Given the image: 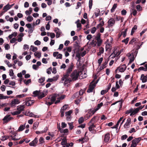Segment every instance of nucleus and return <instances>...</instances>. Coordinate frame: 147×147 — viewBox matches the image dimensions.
Segmentation results:
<instances>
[{
  "label": "nucleus",
  "mask_w": 147,
  "mask_h": 147,
  "mask_svg": "<svg viewBox=\"0 0 147 147\" xmlns=\"http://www.w3.org/2000/svg\"><path fill=\"white\" fill-rule=\"evenodd\" d=\"M74 65L73 63L70 64V65L67 70L65 74L61 78L60 83H63L65 86H68L69 83L71 81L70 78H68L70 74L73 69Z\"/></svg>",
  "instance_id": "nucleus-1"
},
{
  "label": "nucleus",
  "mask_w": 147,
  "mask_h": 147,
  "mask_svg": "<svg viewBox=\"0 0 147 147\" xmlns=\"http://www.w3.org/2000/svg\"><path fill=\"white\" fill-rule=\"evenodd\" d=\"M25 125H21L19 127L18 131H23L25 128Z\"/></svg>",
  "instance_id": "nucleus-22"
},
{
  "label": "nucleus",
  "mask_w": 147,
  "mask_h": 147,
  "mask_svg": "<svg viewBox=\"0 0 147 147\" xmlns=\"http://www.w3.org/2000/svg\"><path fill=\"white\" fill-rule=\"evenodd\" d=\"M130 124L126 123L124 124V128L126 129L128 128L129 127Z\"/></svg>",
  "instance_id": "nucleus-64"
},
{
  "label": "nucleus",
  "mask_w": 147,
  "mask_h": 147,
  "mask_svg": "<svg viewBox=\"0 0 147 147\" xmlns=\"http://www.w3.org/2000/svg\"><path fill=\"white\" fill-rule=\"evenodd\" d=\"M98 80H97L95 83H92L94 82L93 81L91 82L90 85V86L88 89L87 90V92L88 93H90L92 92L93 89L96 86V84L98 82Z\"/></svg>",
  "instance_id": "nucleus-3"
},
{
  "label": "nucleus",
  "mask_w": 147,
  "mask_h": 147,
  "mask_svg": "<svg viewBox=\"0 0 147 147\" xmlns=\"http://www.w3.org/2000/svg\"><path fill=\"white\" fill-rule=\"evenodd\" d=\"M34 27H32V28L29 29L28 31V33L29 34L32 33L33 31L34 30Z\"/></svg>",
  "instance_id": "nucleus-54"
},
{
  "label": "nucleus",
  "mask_w": 147,
  "mask_h": 147,
  "mask_svg": "<svg viewBox=\"0 0 147 147\" xmlns=\"http://www.w3.org/2000/svg\"><path fill=\"white\" fill-rule=\"evenodd\" d=\"M54 31L56 33V37L57 38H59L61 33V30L58 28H57L55 29Z\"/></svg>",
  "instance_id": "nucleus-12"
},
{
  "label": "nucleus",
  "mask_w": 147,
  "mask_h": 147,
  "mask_svg": "<svg viewBox=\"0 0 147 147\" xmlns=\"http://www.w3.org/2000/svg\"><path fill=\"white\" fill-rule=\"evenodd\" d=\"M127 29L125 30V31L121 32V34L123 35V37H125L126 35Z\"/></svg>",
  "instance_id": "nucleus-50"
},
{
  "label": "nucleus",
  "mask_w": 147,
  "mask_h": 147,
  "mask_svg": "<svg viewBox=\"0 0 147 147\" xmlns=\"http://www.w3.org/2000/svg\"><path fill=\"white\" fill-rule=\"evenodd\" d=\"M80 72L77 70H75L71 74L70 76L71 77L72 81H75L78 79L79 76Z\"/></svg>",
  "instance_id": "nucleus-2"
},
{
  "label": "nucleus",
  "mask_w": 147,
  "mask_h": 147,
  "mask_svg": "<svg viewBox=\"0 0 147 147\" xmlns=\"http://www.w3.org/2000/svg\"><path fill=\"white\" fill-rule=\"evenodd\" d=\"M25 107L24 105H19L17 107V109L20 114L22 111H24Z\"/></svg>",
  "instance_id": "nucleus-11"
},
{
  "label": "nucleus",
  "mask_w": 147,
  "mask_h": 147,
  "mask_svg": "<svg viewBox=\"0 0 147 147\" xmlns=\"http://www.w3.org/2000/svg\"><path fill=\"white\" fill-rule=\"evenodd\" d=\"M132 9V11H131V14H133V16H135L136 15V14L137 13V11L135 9Z\"/></svg>",
  "instance_id": "nucleus-33"
},
{
  "label": "nucleus",
  "mask_w": 147,
  "mask_h": 147,
  "mask_svg": "<svg viewBox=\"0 0 147 147\" xmlns=\"http://www.w3.org/2000/svg\"><path fill=\"white\" fill-rule=\"evenodd\" d=\"M84 121V118L83 117H81L78 119L79 123V124H81Z\"/></svg>",
  "instance_id": "nucleus-40"
},
{
  "label": "nucleus",
  "mask_w": 147,
  "mask_h": 147,
  "mask_svg": "<svg viewBox=\"0 0 147 147\" xmlns=\"http://www.w3.org/2000/svg\"><path fill=\"white\" fill-rule=\"evenodd\" d=\"M76 57L78 58V61H80L81 59V54L80 53H79V52H76Z\"/></svg>",
  "instance_id": "nucleus-24"
},
{
  "label": "nucleus",
  "mask_w": 147,
  "mask_h": 147,
  "mask_svg": "<svg viewBox=\"0 0 147 147\" xmlns=\"http://www.w3.org/2000/svg\"><path fill=\"white\" fill-rule=\"evenodd\" d=\"M96 31V28L95 27H93L91 29V33L94 34Z\"/></svg>",
  "instance_id": "nucleus-58"
},
{
  "label": "nucleus",
  "mask_w": 147,
  "mask_h": 147,
  "mask_svg": "<svg viewBox=\"0 0 147 147\" xmlns=\"http://www.w3.org/2000/svg\"><path fill=\"white\" fill-rule=\"evenodd\" d=\"M137 39L136 38H134L132 39L129 42V44H133V43L134 42L135 43L136 42V40Z\"/></svg>",
  "instance_id": "nucleus-53"
},
{
  "label": "nucleus",
  "mask_w": 147,
  "mask_h": 147,
  "mask_svg": "<svg viewBox=\"0 0 147 147\" xmlns=\"http://www.w3.org/2000/svg\"><path fill=\"white\" fill-rule=\"evenodd\" d=\"M16 40V38H13L10 40V42L11 43H13L15 42Z\"/></svg>",
  "instance_id": "nucleus-63"
},
{
  "label": "nucleus",
  "mask_w": 147,
  "mask_h": 147,
  "mask_svg": "<svg viewBox=\"0 0 147 147\" xmlns=\"http://www.w3.org/2000/svg\"><path fill=\"white\" fill-rule=\"evenodd\" d=\"M89 125L88 128L89 130L90 131L92 132L93 130L96 128V126L94 125V124L90 123H89Z\"/></svg>",
  "instance_id": "nucleus-13"
},
{
  "label": "nucleus",
  "mask_w": 147,
  "mask_h": 147,
  "mask_svg": "<svg viewBox=\"0 0 147 147\" xmlns=\"http://www.w3.org/2000/svg\"><path fill=\"white\" fill-rule=\"evenodd\" d=\"M34 55L35 56L37 57L38 58H40L41 56V53L40 52L37 51L34 53Z\"/></svg>",
  "instance_id": "nucleus-27"
},
{
  "label": "nucleus",
  "mask_w": 147,
  "mask_h": 147,
  "mask_svg": "<svg viewBox=\"0 0 147 147\" xmlns=\"http://www.w3.org/2000/svg\"><path fill=\"white\" fill-rule=\"evenodd\" d=\"M110 138V134L109 133H107L105 135L104 141L105 142H108Z\"/></svg>",
  "instance_id": "nucleus-16"
},
{
  "label": "nucleus",
  "mask_w": 147,
  "mask_h": 147,
  "mask_svg": "<svg viewBox=\"0 0 147 147\" xmlns=\"http://www.w3.org/2000/svg\"><path fill=\"white\" fill-rule=\"evenodd\" d=\"M136 8L138 11H140L142 10V7L140 5H137L136 6Z\"/></svg>",
  "instance_id": "nucleus-46"
},
{
  "label": "nucleus",
  "mask_w": 147,
  "mask_h": 147,
  "mask_svg": "<svg viewBox=\"0 0 147 147\" xmlns=\"http://www.w3.org/2000/svg\"><path fill=\"white\" fill-rule=\"evenodd\" d=\"M39 82L40 83H42L45 80V77H41L40 78L39 80Z\"/></svg>",
  "instance_id": "nucleus-55"
},
{
  "label": "nucleus",
  "mask_w": 147,
  "mask_h": 147,
  "mask_svg": "<svg viewBox=\"0 0 147 147\" xmlns=\"http://www.w3.org/2000/svg\"><path fill=\"white\" fill-rule=\"evenodd\" d=\"M87 74L86 73H84V74L83 73H82L79 76V78L80 79H82L86 78L87 77Z\"/></svg>",
  "instance_id": "nucleus-21"
},
{
  "label": "nucleus",
  "mask_w": 147,
  "mask_h": 147,
  "mask_svg": "<svg viewBox=\"0 0 147 147\" xmlns=\"http://www.w3.org/2000/svg\"><path fill=\"white\" fill-rule=\"evenodd\" d=\"M117 7V4L116 3H114L112 7V8L111 10V13L115 11V9Z\"/></svg>",
  "instance_id": "nucleus-25"
},
{
  "label": "nucleus",
  "mask_w": 147,
  "mask_h": 147,
  "mask_svg": "<svg viewBox=\"0 0 147 147\" xmlns=\"http://www.w3.org/2000/svg\"><path fill=\"white\" fill-rule=\"evenodd\" d=\"M129 38H126L124 39L122 41V42H123L125 43V44L126 45L127 44L129 40Z\"/></svg>",
  "instance_id": "nucleus-39"
},
{
  "label": "nucleus",
  "mask_w": 147,
  "mask_h": 147,
  "mask_svg": "<svg viewBox=\"0 0 147 147\" xmlns=\"http://www.w3.org/2000/svg\"><path fill=\"white\" fill-rule=\"evenodd\" d=\"M34 44L36 45H39L40 44L41 42L40 41L37 40L34 42Z\"/></svg>",
  "instance_id": "nucleus-60"
},
{
  "label": "nucleus",
  "mask_w": 147,
  "mask_h": 147,
  "mask_svg": "<svg viewBox=\"0 0 147 147\" xmlns=\"http://www.w3.org/2000/svg\"><path fill=\"white\" fill-rule=\"evenodd\" d=\"M27 20L29 22H32L33 20V18L32 16L29 15L27 17Z\"/></svg>",
  "instance_id": "nucleus-34"
},
{
  "label": "nucleus",
  "mask_w": 147,
  "mask_h": 147,
  "mask_svg": "<svg viewBox=\"0 0 147 147\" xmlns=\"http://www.w3.org/2000/svg\"><path fill=\"white\" fill-rule=\"evenodd\" d=\"M12 118L9 115H7L5 116L3 119V123H7L10 121Z\"/></svg>",
  "instance_id": "nucleus-7"
},
{
  "label": "nucleus",
  "mask_w": 147,
  "mask_h": 147,
  "mask_svg": "<svg viewBox=\"0 0 147 147\" xmlns=\"http://www.w3.org/2000/svg\"><path fill=\"white\" fill-rule=\"evenodd\" d=\"M112 53L116 57L118 56L120 54V53L117 50H114Z\"/></svg>",
  "instance_id": "nucleus-30"
},
{
  "label": "nucleus",
  "mask_w": 147,
  "mask_h": 147,
  "mask_svg": "<svg viewBox=\"0 0 147 147\" xmlns=\"http://www.w3.org/2000/svg\"><path fill=\"white\" fill-rule=\"evenodd\" d=\"M96 117L94 116L92 119H91L89 123H93L94 124L96 121Z\"/></svg>",
  "instance_id": "nucleus-32"
},
{
  "label": "nucleus",
  "mask_w": 147,
  "mask_h": 147,
  "mask_svg": "<svg viewBox=\"0 0 147 147\" xmlns=\"http://www.w3.org/2000/svg\"><path fill=\"white\" fill-rule=\"evenodd\" d=\"M143 83H145L147 81V76H144L143 74H142L140 78Z\"/></svg>",
  "instance_id": "nucleus-15"
},
{
  "label": "nucleus",
  "mask_w": 147,
  "mask_h": 147,
  "mask_svg": "<svg viewBox=\"0 0 147 147\" xmlns=\"http://www.w3.org/2000/svg\"><path fill=\"white\" fill-rule=\"evenodd\" d=\"M141 140V138H136L132 140L131 147H135Z\"/></svg>",
  "instance_id": "nucleus-4"
},
{
  "label": "nucleus",
  "mask_w": 147,
  "mask_h": 147,
  "mask_svg": "<svg viewBox=\"0 0 147 147\" xmlns=\"http://www.w3.org/2000/svg\"><path fill=\"white\" fill-rule=\"evenodd\" d=\"M39 91L36 90L34 91L33 92V94L34 95V96H38L39 95Z\"/></svg>",
  "instance_id": "nucleus-36"
},
{
  "label": "nucleus",
  "mask_w": 147,
  "mask_h": 147,
  "mask_svg": "<svg viewBox=\"0 0 147 147\" xmlns=\"http://www.w3.org/2000/svg\"><path fill=\"white\" fill-rule=\"evenodd\" d=\"M39 141L40 144H41L44 143V138L42 137H40L39 140Z\"/></svg>",
  "instance_id": "nucleus-47"
},
{
  "label": "nucleus",
  "mask_w": 147,
  "mask_h": 147,
  "mask_svg": "<svg viewBox=\"0 0 147 147\" xmlns=\"http://www.w3.org/2000/svg\"><path fill=\"white\" fill-rule=\"evenodd\" d=\"M38 124L39 123L38 122L34 123L33 125V128L34 129H36L38 126Z\"/></svg>",
  "instance_id": "nucleus-35"
},
{
  "label": "nucleus",
  "mask_w": 147,
  "mask_h": 147,
  "mask_svg": "<svg viewBox=\"0 0 147 147\" xmlns=\"http://www.w3.org/2000/svg\"><path fill=\"white\" fill-rule=\"evenodd\" d=\"M9 96H4L3 94H0V99H6L8 98Z\"/></svg>",
  "instance_id": "nucleus-28"
},
{
  "label": "nucleus",
  "mask_w": 147,
  "mask_h": 147,
  "mask_svg": "<svg viewBox=\"0 0 147 147\" xmlns=\"http://www.w3.org/2000/svg\"><path fill=\"white\" fill-rule=\"evenodd\" d=\"M20 102V101L17 99H15L13 100L10 103L11 107H15L17 104H19Z\"/></svg>",
  "instance_id": "nucleus-8"
},
{
  "label": "nucleus",
  "mask_w": 147,
  "mask_h": 147,
  "mask_svg": "<svg viewBox=\"0 0 147 147\" xmlns=\"http://www.w3.org/2000/svg\"><path fill=\"white\" fill-rule=\"evenodd\" d=\"M52 67H50L47 70V72L48 74H50L51 73V72L52 71Z\"/></svg>",
  "instance_id": "nucleus-44"
},
{
  "label": "nucleus",
  "mask_w": 147,
  "mask_h": 147,
  "mask_svg": "<svg viewBox=\"0 0 147 147\" xmlns=\"http://www.w3.org/2000/svg\"><path fill=\"white\" fill-rule=\"evenodd\" d=\"M32 11V8H29V10H26L25 11V13L27 15H30L31 14Z\"/></svg>",
  "instance_id": "nucleus-23"
},
{
  "label": "nucleus",
  "mask_w": 147,
  "mask_h": 147,
  "mask_svg": "<svg viewBox=\"0 0 147 147\" xmlns=\"http://www.w3.org/2000/svg\"><path fill=\"white\" fill-rule=\"evenodd\" d=\"M101 35V34L100 33H98L96 35V36H94V38H95L96 39L100 38Z\"/></svg>",
  "instance_id": "nucleus-49"
},
{
  "label": "nucleus",
  "mask_w": 147,
  "mask_h": 147,
  "mask_svg": "<svg viewBox=\"0 0 147 147\" xmlns=\"http://www.w3.org/2000/svg\"><path fill=\"white\" fill-rule=\"evenodd\" d=\"M92 0H90L89 3V6L90 9H91L92 8Z\"/></svg>",
  "instance_id": "nucleus-48"
},
{
  "label": "nucleus",
  "mask_w": 147,
  "mask_h": 147,
  "mask_svg": "<svg viewBox=\"0 0 147 147\" xmlns=\"http://www.w3.org/2000/svg\"><path fill=\"white\" fill-rule=\"evenodd\" d=\"M34 102V100H29L26 102V105L27 106L31 105Z\"/></svg>",
  "instance_id": "nucleus-18"
},
{
  "label": "nucleus",
  "mask_w": 147,
  "mask_h": 147,
  "mask_svg": "<svg viewBox=\"0 0 147 147\" xmlns=\"http://www.w3.org/2000/svg\"><path fill=\"white\" fill-rule=\"evenodd\" d=\"M16 84V82L14 81H11L9 83V85H12V86H14Z\"/></svg>",
  "instance_id": "nucleus-62"
},
{
  "label": "nucleus",
  "mask_w": 147,
  "mask_h": 147,
  "mask_svg": "<svg viewBox=\"0 0 147 147\" xmlns=\"http://www.w3.org/2000/svg\"><path fill=\"white\" fill-rule=\"evenodd\" d=\"M45 92H46L45 90L42 91L41 90H39L38 98L41 99L45 97L46 95V94H45Z\"/></svg>",
  "instance_id": "nucleus-5"
},
{
  "label": "nucleus",
  "mask_w": 147,
  "mask_h": 147,
  "mask_svg": "<svg viewBox=\"0 0 147 147\" xmlns=\"http://www.w3.org/2000/svg\"><path fill=\"white\" fill-rule=\"evenodd\" d=\"M97 41V45L98 46H100L102 42V41L101 38L96 39Z\"/></svg>",
  "instance_id": "nucleus-26"
},
{
  "label": "nucleus",
  "mask_w": 147,
  "mask_h": 147,
  "mask_svg": "<svg viewBox=\"0 0 147 147\" xmlns=\"http://www.w3.org/2000/svg\"><path fill=\"white\" fill-rule=\"evenodd\" d=\"M81 100V98H80L79 99H78L77 100H76L75 101V104H77V105H78L79 104L80 101Z\"/></svg>",
  "instance_id": "nucleus-59"
},
{
  "label": "nucleus",
  "mask_w": 147,
  "mask_h": 147,
  "mask_svg": "<svg viewBox=\"0 0 147 147\" xmlns=\"http://www.w3.org/2000/svg\"><path fill=\"white\" fill-rule=\"evenodd\" d=\"M38 142L37 139L36 138H35L32 141L29 143V144L31 146H35Z\"/></svg>",
  "instance_id": "nucleus-14"
},
{
  "label": "nucleus",
  "mask_w": 147,
  "mask_h": 147,
  "mask_svg": "<svg viewBox=\"0 0 147 147\" xmlns=\"http://www.w3.org/2000/svg\"><path fill=\"white\" fill-rule=\"evenodd\" d=\"M72 111L71 110H69V111L66 112L65 113L66 116H70V115L72 113Z\"/></svg>",
  "instance_id": "nucleus-37"
},
{
  "label": "nucleus",
  "mask_w": 147,
  "mask_h": 147,
  "mask_svg": "<svg viewBox=\"0 0 147 147\" xmlns=\"http://www.w3.org/2000/svg\"><path fill=\"white\" fill-rule=\"evenodd\" d=\"M108 26L109 27L113 26L115 23V20L113 18L110 19L108 21Z\"/></svg>",
  "instance_id": "nucleus-9"
},
{
  "label": "nucleus",
  "mask_w": 147,
  "mask_h": 147,
  "mask_svg": "<svg viewBox=\"0 0 147 147\" xmlns=\"http://www.w3.org/2000/svg\"><path fill=\"white\" fill-rule=\"evenodd\" d=\"M132 112L134 114V115L137 113L139 111L138 109V108H136L134 110L132 109Z\"/></svg>",
  "instance_id": "nucleus-43"
},
{
  "label": "nucleus",
  "mask_w": 147,
  "mask_h": 147,
  "mask_svg": "<svg viewBox=\"0 0 147 147\" xmlns=\"http://www.w3.org/2000/svg\"><path fill=\"white\" fill-rule=\"evenodd\" d=\"M68 124L69 126V129H72L74 127V126L73 125V122L72 123H69Z\"/></svg>",
  "instance_id": "nucleus-41"
},
{
  "label": "nucleus",
  "mask_w": 147,
  "mask_h": 147,
  "mask_svg": "<svg viewBox=\"0 0 147 147\" xmlns=\"http://www.w3.org/2000/svg\"><path fill=\"white\" fill-rule=\"evenodd\" d=\"M10 9V7L9 6V4H8L4 7L3 9L4 10V12H6Z\"/></svg>",
  "instance_id": "nucleus-20"
},
{
  "label": "nucleus",
  "mask_w": 147,
  "mask_h": 147,
  "mask_svg": "<svg viewBox=\"0 0 147 147\" xmlns=\"http://www.w3.org/2000/svg\"><path fill=\"white\" fill-rule=\"evenodd\" d=\"M127 56L129 57V63H131L134 60V54L132 53L129 54L128 53Z\"/></svg>",
  "instance_id": "nucleus-6"
},
{
  "label": "nucleus",
  "mask_w": 147,
  "mask_h": 147,
  "mask_svg": "<svg viewBox=\"0 0 147 147\" xmlns=\"http://www.w3.org/2000/svg\"><path fill=\"white\" fill-rule=\"evenodd\" d=\"M67 143L66 140L65 139H63L61 142V145L63 146H64Z\"/></svg>",
  "instance_id": "nucleus-52"
},
{
  "label": "nucleus",
  "mask_w": 147,
  "mask_h": 147,
  "mask_svg": "<svg viewBox=\"0 0 147 147\" xmlns=\"http://www.w3.org/2000/svg\"><path fill=\"white\" fill-rule=\"evenodd\" d=\"M67 106L68 105H66L63 106L61 109V111H64L65 110L67 109Z\"/></svg>",
  "instance_id": "nucleus-38"
},
{
  "label": "nucleus",
  "mask_w": 147,
  "mask_h": 147,
  "mask_svg": "<svg viewBox=\"0 0 147 147\" xmlns=\"http://www.w3.org/2000/svg\"><path fill=\"white\" fill-rule=\"evenodd\" d=\"M57 96V94H55L52 96L50 98V100L53 103L55 101L56 97Z\"/></svg>",
  "instance_id": "nucleus-17"
},
{
  "label": "nucleus",
  "mask_w": 147,
  "mask_h": 147,
  "mask_svg": "<svg viewBox=\"0 0 147 147\" xmlns=\"http://www.w3.org/2000/svg\"><path fill=\"white\" fill-rule=\"evenodd\" d=\"M103 105V104L102 102L100 103V104H98L97 108L94 109V113L98 110Z\"/></svg>",
  "instance_id": "nucleus-19"
},
{
  "label": "nucleus",
  "mask_w": 147,
  "mask_h": 147,
  "mask_svg": "<svg viewBox=\"0 0 147 147\" xmlns=\"http://www.w3.org/2000/svg\"><path fill=\"white\" fill-rule=\"evenodd\" d=\"M49 22L46 26V28L47 30H49L50 28Z\"/></svg>",
  "instance_id": "nucleus-57"
},
{
  "label": "nucleus",
  "mask_w": 147,
  "mask_h": 147,
  "mask_svg": "<svg viewBox=\"0 0 147 147\" xmlns=\"http://www.w3.org/2000/svg\"><path fill=\"white\" fill-rule=\"evenodd\" d=\"M108 92V90H102L100 92V94L101 95H103L104 94Z\"/></svg>",
  "instance_id": "nucleus-61"
},
{
  "label": "nucleus",
  "mask_w": 147,
  "mask_h": 147,
  "mask_svg": "<svg viewBox=\"0 0 147 147\" xmlns=\"http://www.w3.org/2000/svg\"><path fill=\"white\" fill-rule=\"evenodd\" d=\"M11 114L13 115H17L20 114V113L18 111H16L14 112H11Z\"/></svg>",
  "instance_id": "nucleus-45"
},
{
  "label": "nucleus",
  "mask_w": 147,
  "mask_h": 147,
  "mask_svg": "<svg viewBox=\"0 0 147 147\" xmlns=\"http://www.w3.org/2000/svg\"><path fill=\"white\" fill-rule=\"evenodd\" d=\"M29 116L30 117H34V118H38L39 117V116L36 115L34 114L32 112H30V113L29 114Z\"/></svg>",
  "instance_id": "nucleus-29"
},
{
  "label": "nucleus",
  "mask_w": 147,
  "mask_h": 147,
  "mask_svg": "<svg viewBox=\"0 0 147 147\" xmlns=\"http://www.w3.org/2000/svg\"><path fill=\"white\" fill-rule=\"evenodd\" d=\"M104 51V49L103 48H101L100 49V52L98 53V55H100L101 54L103 53Z\"/></svg>",
  "instance_id": "nucleus-56"
},
{
  "label": "nucleus",
  "mask_w": 147,
  "mask_h": 147,
  "mask_svg": "<svg viewBox=\"0 0 147 147\" xmlns=\"http://www.w3.org/2000/svg\"><path fill=\"white\" fill-rule=\"evenodd\" d=\"M104 24V22L102 21V22H100V23L98 24L96 26L97 28H99L100 27H101Z\"/></svg>",
  "instance_id": "nucleus-31"
},
{
  "label": "nucleus",
  "mask_w": 147,
  "mask_h": 147,
  "mask_svg": "<svg viewBox=\"0 0 147 147\" xmlns=\"http://www.w3.org/2000/svg\"><path fill=\"white\" fill-rule=\"evenodd\" d=\"M31 49H32V51L33 52H34L38 50V48L37 47H34L33 46L31 45L30 46Z\"/></svg>",
  "instance_id": "nucleus-42"
},
{
  "label": "nucleus",
  "mask_w": 147,
  "mask_h": 147,
  "mask_svg": "<svg viewBox=\"0 0 147 147\" xmlns=\"http://www.w3.org/2000/svg\"><path fill=\"white\" fill-rule=\"evenodd\" d=\"M138 70H143L144 71H146L147 70H146V69L145 68V67H141L138 68Z\"/></svg>",
  "instance_id": "nucleus-51"
},
{
  "label": "nucleus",
  "mask_w": 147,
  "mask_h": 147,
  "mask_svg": "<svg viewBox=\"0 0 147 147\" xmlns=\"http://www.w3.org/2000/svg\"><path fill=\"white\" fill-rule=\"evenodd\" d=\"M126 67L125 64L122 65L121 66L118 67L119 71L121 72H123L126 69Z\"/></svg>",
  "instance_id": "nucleus-10"
}]
</instances>
